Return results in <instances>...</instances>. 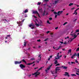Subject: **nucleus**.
I'll return each instance as SVG.
<instances>
[{"label":"nucleus","mask_w":79,"mask_h":79,"mask_svg":"<svg viewBox=\"0 0 79 79\" xmlns=\"http://www.w3.org/2000/svg\"><path fill=\"white\" fill-rule=\"evenodd\" d=\"M50 33V31H47L46 32L47 34H48V33Z\"/></svg>","instance_id":"3c124183"},{"label":"nucleus","mask_w":79,"mask_h":79,"mask_svg":"<svg viewBox=\"0 0 79 79\" xmlns=\"http://www.w3.org/2000/svg\"><path fill=\"white\" fill-rule=\"evenodd\" d=\"M60 43H61V44H63V42L60 41Z\"/></svg>","instance_id":"e2e57ef3"},{"label":"nucleus","mask_w":79,"mask_h":79,"mask_svg":"<svg viewBox=\"0 0 79 79\" xmlns=\"http://www.w3.org/2000/svg\"><path fill=\"white\" fill-rule=\"evenodd\" d=\"M34 25L33 24V23H31L29 25V26L30 27H33V26H34Z\"/></svg>","instance_id":"1a4fd4ad"},{"label":"nucleus","mask_w":79,"mask_h":79,"mask_svg":"<svg viewBox=\"0 0 79 79\" xmlns=\"http://www.w3.org/2000/svg\"><path fill=\"white\" fill-rule=\"evenodd\" d=\"M40 56H41V55H39L38 56V57H40V58H41V57Z\"/></svg>","instance_id":"ea45409f"},{"label":"nucleus","mask_w":79,"mask_h":79,"mask_svg":"<svg viewBox=\"0 0 79 79\" xmlns=\"http://www.w3.org/2000/svg\"><path fill=\"white\" fill-rule=\"evenodd\" d=\"M68 63L69 65H71V63H70V62H68Z\"/></svg>","instance_id":"680f3d73"},{"label":"nucleus","mask_w":79,"mask_h":79,"mask_svg":"<svg viewBox=\"0 0 79 79\" xmlns=\"http://www.w3.org/2000/svg\"><path fill=\"white\" fill-rule=\"evenodd\" d=\"M41 60V58H40V59H38V61H40Z\"/></svg>","instance_id":"49530a36"},{"label":"nucleus","mask_w":79,"mask_h":79,"mask_svg":"<svg viewBox=\"0 0 79 79\" xmlns=\"http://www.w3.org/2000/svg\"><path fill=\"white\" fill-rule=\"evenodd\" d=\"M21 63H22V61H15V64H21Z\"/></svg>","instance_id":"20e7f679"},{"label":"nucleus","mask_w":79,"mask_h":79,"mask_svg":"<svg viewBox=\"0 0 79 79\" xmlns=\"http://www.w3.org/2000/svg\"><path fill=\"white\" fill-rule=\"evenodd\" d=\"M40 41H41V40L40 39H39V40H37V42H40Z\"/></svg>","instance_id":"c03bdc74"},{"label":"nucleus","mask_w":79,"mask_h":79,"mask_svg":"<svg viewBox=\"0 0 79 79\" xmlns=\"http://www.w3.org/2000/svg\"><path fill=\"white\" fill-rule=\"evenodd\" d=\"M63 12V11H58L57 12V15H58V16H60L61 14H62V13Z\"/></svg>","instance_id":"423d86ee"},{"label":"nucleus","mask_w":79,"mask_h":79,"mask_svg":"<svg viewBox=\"0 0 79 79\" xmlns=\"http://www.w3.org/2000/svg\"><path fill=\"white\" fill-rule=\"evenodd\" d=\"M37 14L38 15V17H39L40 18V15H39V13L38 12V13Z\"/></svg>","instance_id":"2f4dec72"},{"label":"nucleus","mask_w":79,"mask_h":79,"mask_svg":"<svg viewBox=\"0 0 79 79\" xmlns=\"http://www.w3.org/2000/svg\"><path fill=\"white\" fill-rule=\"evenodd\" d=\"M55 58L56 60H59V59H60L59 57H55Z\"/></svg>","instance_id":"5701e85b"},{"label":"nucleus","mask_w":79,"mask_h":79,"mask_svg":"<svg viewBox=\"0 0 79 79\" xmlns=\"http://www.w3.org/2000/svg\"><path fill=\"white\" fill-rule=\"evenodd\" d=\"M71 76H76V75L75 74H71Z\"/></svg>","instance_id":"b1692460"},{"label":"nucleus","mask_w":79,"mask_h":79,"mask_svg":"<svg viewBox=\"0 0 79 79\" xmlns=\"http://www.w3.org/2000/svg\"><path fill=\"white\" fill-rule=\"evenodd\" d=\"M40 24H42V21L41 20H40Z\"/></svg>","instance_id":"72a5a7b5"},{"label":"nucleus","mask_w":79,"mask_h":79,"mask_svg":"<svg viewBox=\"0 0 79 79\" xmlns=\"http://www.w3.org/2000/svg\"><path fill=\"white\" fill-rule=\"evenodd\" d=\"M77 56H78V57H79V53H77Z\"/></svg>","instance_id":"69168bd1"},{"label":"nucleus","mask_w":79,"mask_h":79,"mask_svg":"<svg viewBox=\"0 0 79 79\" xmlns=\"http://www.w3.org/2000/svg\"><path fill=\"white\" fill-rule=\"evenodd\" d=\"M38 12L37 11H33V13L34 14H37Z\"/></svg>","instance_id":"9b49d317"},{"label":"nucleus","mask_w":79,"mask_h":79,"mask_svg":"<svg viewBox=\"0 0 79 79\" xmlns=\"http://www.w3.org/2000/svg\"><path fill=\"white\" fill-rule=\"evenodd\" d=\"M48 1H49L48 0H44V2H47Z\"/></svg>","instance_id":"09e8293b"},{"label":"nucleus","mask_w":79,"mask_h":79,"mask_svg":"<svg viewBox=\"0 0 79 79\" xmlns=\"http://www.w3.org/2000/svg\"><path fill=\"white\" fill-rule=\"evenodd\" d=\"M73 36H74V38L75 39H76V37H77V35H76V34H74V35H73Z\"/></svg>","instance_id":"ddd939ff"},{"label":"nucleus","mask_w":79,"mask_h":79,"mask_svg":"<svg viewBox=\"0 0 79 79\" xmlns=\"http://www.w3.org/2000/svg\"><path fill=\"white\" fill-rule=\"evenodd\" d=\"M40 74V73L36 72L35 73H34L32 74V76H34V75H35V76H39Z\"/></svg>","instance_id":"f03ea898"},{"label":"nucleus","mask_w":79,"mask_h":79,"mask_svg":"<svg viewBox=\"0 0 79 79\" xmlns=\"http://www.w3.org/2000/svg\"><path fill=\"white\" fill-rule=\"evenodd\" d=\"M54 3L55 4H56L57 3H58V1H54Z\"/></svg>","instance_id":"aec40b11"},{"label":"nucleus","mask_w":79,"mask_h":79,"mask_svg":"<svg viewBox=\"0 0 79 79\" xmlns=\"http://www.w3.org/2000/svg\"><path fill=\"white\" fill-rule=\"evenodd\" d=\"M54 14H55V15H56V14H58V13H57V12H54Z\"/></svg>","instance_id":"58836bf2"},{"label":"nucleus","mask_w":79,"mask_h":79,"mask_svg":"<svg viewBox=\"0 0 79 79\" xmlns=\"http://www.w3.org/2000/svg\"><path fill=\"white\" fill-rule=\"evenodd\" d=\"M31 27V29H34L35 28V26L34 25V26L32 27Z\"/></svg>","instance_id":"cd10ccee"},{"label":"nucleus","mask_w":79,"mask_h":79,"mask_svg":"<svg viewBox=\"0 0 79 79\" xmlns=\"http://www.w3.org/2000/svg\"><path fill=\"white\" fill-rule=\"evenodd\" d=\"M24 16L25 18H27V15H24Z\"/></svg>","instance_id":"79ce46f5"},{"label":"nucleus","mask_w":79,"mask_h":79,"mask_svg":"<svg viewBox=\"0 0 79 79\" xmlns=\"http://www.w3.org/2000/svg\"><path fill=\"white\" fill-rule=\"evenodd\" d=\"M48 60H50V57H49L48 58Z\"/></svg>","instance_id":"0e129e2a"},{"label":"nucleus","mask_w":79,"mask_h":79,"mask_svg":"<svg viewBox=\"0 0 79 79\" xmlns=\"http://www.w3.org/2000/svg\"><path fill=\"white\" fill-rule=\"evenodd\" d=\"M35 60V59L34 58H31V60Z\"/></svg>","instance_id":"4c0bfd02"},{"label":"nucleus","mask_w":79,"mask_h":79,"mask_svg":"<svg viewBox=\"0 0 79 79\" xmlns=\"http://www.w3.org/2000/svg\"><path fill=\"white\" fill-rule=\"evenodd\" d=\"M75 62L77 63H78V61L77 60H75Z\"/></svg>","instance_id":"de8ad7c7"},{"label":"nucleus","mask_w":79,"mask_h":79,"mask_svg":"<svg viewBox=\"0 0 79 79\" xmlns=\"http://www.w3.org/2000/svg\"><path fill=\"white\" fill-rule=\"evenodd\" d=\"M45 10L44 11V13H43V16H45L46 15H48V13H47L46 15L45 14Z\"/></svg>","instance_id":"4468645a"},{"label":"nucleus","mask_w":79,"mask_h":79,"mask_svg":"<svg viewBox=\"0 0 79 79\" xmlns=\"http://www.w3.org/2000/svg\"><path fill=\"white\" fill-rule=\"evenodd\" d=\"M71 63L72 64H75V63H75V62H71Z\"/></svg>","instance_id":"37998d69"},{"label":"nucleus","mask_w":79,"mask_h":79,"mask_svg":"<svg viewBox=\"0 0 79 79\" xmlns=\"http://www.w3.org/2000/svg\"><path fill=\"white\" fill-rule=\"evenodd\" d=\"M77 56V53H74V54L71 57V58H72V59H73L74 56Z\"/></svg>","instance_id":"39448f33"},{"label":"nucleus","mask_w":79,"mask_h":79,"mask_svg":"<svg viewBox=\"0 0 79 79\" xmlns=\"http://www.w3.org/2000/svg\"><path fill=\"white\" fill-rule=\"evenodd\" d=\"M62 68H63L64 69H67V68H68V67L64 66H62Z\"/></svg>","instance_id":"9d476101"},{"label":"nucleus","mask_w":79,"mask_h":79,"mask_svg":"<svg viewBox=\"0 0 79 79\" xmlns=\"http://www.w3.org/2000/svg\"><path fill=\"white\" fill-rule=\"evenodd\" d=\"M68 24V22H65L64 23V24H63V26H64L65 24Z\"/></svg>","instance_id":"c756f323"},{"label":"nucleus","mask_w":79,"mask_h":79,"mask_svg":"<svg viewBox=\"0 0 79 79\" xmlns=\"http://www.w3.org/2000/svg\"><path fill=\"white\" fill-rule=\"evenodd\" d=\"M59 68H61L60 67H57L56 68L55 70L56 71H60V69Z\"/></svg>","instance_id":"6e6552de"},{"label":"nucleus","mask_w":79,"mask_h":79,"mask_svg":"<svg viewBox=\"0 0 79 79\" xmlns=\"http://www.w3.org/2000/svg\"><path fill=\"white\" fill-rule=\"evenodd\" d=\"M58 27H57L55 28V29L56 30L57 29H58Z\"/></svg>","instance_id":"5fc2aeb1"},{"label":"nucleus","mask_w":79,"mask_h":79,"mask_svg":"<svg viewBox=\"0 0 79 79\" xmlns=\"http://www.w3.org/2000/svg\"><path fill=\"white\" fill-rule=\"evenodd\" d=\"M40 4H41V2H38V5H40Z\"/></svg>","instance_id":"a19ab883"},{"label":"nucleus","mask_w":79,"mask_h":79,"mask_svg":"<svg viewBox=\"0 0 79 79\" xmlns=\"http://www.w3.org/2000/svg\"><path fill=\"white\" fill-rule=\"evenodd\" d=\"M57 63H58V60H56L54 62V64H57Z\"/></svg>","instance_id":"dca6fc26"},{"label":"nucleus","mask_w":79,"mask_h":79,"mask_svg":"<svg viewBox=\"0 0 79 79\" xmlns=\"http://www.w3.org/2000/svg\"><path fill=\"white\" fill-rule=\"evenodd\" d=\"M65 74H64V76H68V77H69V73L68 72H65Z\"/></svg>","instance_id":"0eeeda50"},{"label":"nucleus","mask_w":79,"mask_h":79,"mask_svg":"<svg viewBox=\"0 0 79 79\" xmlns=\"http://www.w3.org/2000/svg\"><path fill=\"white\" fill-rule=\"evenodd\" d=\"M33 17H34L35 18H37V17L35 16L34 15H33Z\"/></svg>","instance_id":"8fccbe9b"},{"label":"nucleus","mask_w":79,"mask_h":79,"mask_svg":"<svg viewBox=\"0 0 79 79\" xmlns=\"http://www.w3.org/2000/svg\"><path fill=\"white\" fill-rule=\"evenodd\" d=\"M57 57H59V56H59V53H58V54H57Z\"/></svg>","instance_id":"a18cd8bd"},{"label":"nucleus","mask_w":79,"mask_h":79,"mask_svg":"<svg viewBox=\"0 0 79 79\" xmlns=\"http://www.w3.org/2000/svg\"><path fill=\"white\" fill-rule=\"evenodd\" d=\"M22 61L24 63H26V60L24 59L22 60Z\"/></svg>","instance_id":"c85d7f7f"},{"label":"nucleus","mask_w":79,"mask_h":79,"mask_svg":"<svg viewBox=\"0 0 79 79\" xmlns=\"http://www.w3.org/2000/svg\"><path fill=\"white\" fill-rule=\"evenodd\" d=\"M70 39H71V40H70V42H72L73 40L72 39V38H70Z\"/></svg>","instance_id":"864d4df0"},{"label":"nucleus","mask_w":79,"mask_h":79,"mask_svg":"<svg viewBox=\"0 0 79 79\" xmlns=\"http://www.w3.org/2000/svg\"><path fill=\"white\" fill-rule=\"evenodd\" d=\"M76 74L77 75H78L79 76V73H76Z\"/></svg>","instance_id":"13d9d810"},{"label":"nucleus","mask_w":79,"mask_h":79,"mask_svg":"<svg viewBox=\"0 0 79 79\" xmlns=\"http://www.w3.org/2000/svg\"><path fill=\"white\" fill-rule=\"evenodd\" d=\"M49 19L50 21H52V17H51Z\"/></svg>","instance_id":"f704fd0d"},{"label":"nucleus","mask_w":79,"mask_h":79,"mask_svg":"<svg viewBox=\"0 0 79 79\" xmlns=\"http://www.w3.org/2000/svg\"><path fill=\"white\" fill-rule=\"evenodd\" d=\"M27 64V65H31L32 64V63H29L27 64Z\"/></svg>","instance_id":"bb28decb"},{"label":"nucleus","mask_w":79,"mask_h":79,"mask_svg":"<svg viewBox=\"0 0 79 79\" xmlns=\"http://www.w3.org/2000/svg\"><path fill=\"white\" fill-rule=\"evenodd\" d=\"M55 73L56 74L57 73V70H56V71H55Z\"/></svg>","instance_id":"052dcab7"},{"label":"nucleus","mask_w":79,"mask_h":79,"mask_svg":"<svg viewBox=\"0 0 79 79\" xmlns=\"http://www.w3.org/2000/svg\"><path fill=\"white\" fill-rule=\"evenodd\" d=\"M76 31V32H79V30L78 29H77Z\"/></svg>","instance_id":"e433bc0d"},{"label":"nucleus","mask_w":79,"mask_h":79,"mask_svg":"<svg viewBox=\"0 0 79 79\" xmlns=\"http://www.w3.org/2000/svg\"><path fill=\"white\" fill-rule=\"evenodd\" d=\"M60 48H61V46H60L59 48L57 49H56L55 50H59V49H60Z\"/></svg>","instance_id":"412c9836"},{"label":"nucleus","mask_w":79,"mask_h":79,"mask_svg":"<svg viewBox=\"0 0 79 79\" xmlns=\"http://www.w3.org/2000/svg\"><path fill=\"white\" fill-rule=\"evenodd\" d=\"M55 18H56L57 17V16H58V14L57 15H55Z\"/></svg>","instance_id":"473e14b6"},{"label":"nucleus","mask_w":79,"mask_h":79,"mask_svg":"<svg viewBox=\"0 0 79 79\" xmlns=\"http://www.w3.org/2000/svg\"><path fill=\"white\" fill-rule=\"evenodd\" d=\"M47 23L48 24V23H49V21L48 20L47 21Z\"/></svg>","instance_id":"338daca9"},{"label":"nucleus","mask_w":79,"mask_h":79,"mask_svg":"<svg viewBox=\"0 0 79 79\" xmlns=\"http://www.w3.org/2000/svg\"><path fill=\"white\" fill-rule=\"evenodd\" d=\"M28 12V9H26L24 12V13H27Z\"/></svg>","instance_id":"2eb2a0df"},{"label":"nucleus","mask_w":79,"mask_h":79,"mask_svg":"<svg viewBox=\"0 0 79 79\" xmlns=\"http://www.w3.org/2000/svg\"><path fill=\"white\" fill-rule=\"evenodd\" d=\"M24 47H26V42H24Z\"/></svg>","instance_id":"4be33fe9"},{"label":"nucleus","mask_w":79,"mask_h":79,"mask_svg":"<svg viewBox=\"0 0 79 79\" xmlns=\"http://www.w3.org/2000/svg\"><path fill=\"white\" fill-rule=\"evenodd\" d=\"M67 44V43H66V42L65 41L64 42V44Z\"/></svg>","instance_id":"bf43d9fd"},{"label":"nucleus","mask_w":79,"mask_h":79,"mask_svg":"<svg viewBox=\"0 0 79 79\" xmlns=\"http://www.w3.org/2000/svg\"><path fill=\"white\" fill-rule=\"evenodd\" d=\"M69 53H71V49H69V50L68 51V54H69Z\"/></svg>","instance_id":"f3484780"},{"label":"nucleus","mask_w":79,"mask_h":79,"mask_svg":"<svg viewBox=\"0 0 79 79\" xmlns=\"http://www.w3.org/2000/svg\"><path fill=\"white\" fill-rule=\"evenodd\" d=\"M24 19H23L22 22H18L17 21V24H19V26H22V25H23V22H24Z\"/></svg>","instance_id":"f257e3e1"},{"label":"nucleus","mask_w":79,"mask_h":79,"mask_svg":"<svg viewBox=\"0 0 79 79\" xmlns=\"http://www.w3.org/2000/svg\"><path fill=\"white\" fill-rule=\"evenodd\" d=\"M48 38H47L46 39L44 40V41H47V40H48Z\"/></svg>","instance_id":"603ef678"},{"label":"nucleus","mask_w":79,"mask_h":79,"mask_svg":"<svg viewBox=\"0 0 79 79\" xmlns=\"http://www.w3.org/2000/svg\"><path fill=\"white\" fill-rule=\"evenodd\" d=\"M79 10V8L77 9L76 10H75L74 11V12H75V13H76V11H77V10Z\"/></svg>","instance_id":"7c9ffc66"},{"label":"nucleus","mask_w":79,"mask_h":79,"mask_svg":"<svg viewBox=\"0 0 79 79\" xmlns=\"http://www.w3.org/2000/svg\"><path fill=\"white\" fill-rule=\"evenodd\" d=\"M52 74H56L55 71H54L52 72Z\"/></svg>","instance_id":"a211bd4d"},{"label":"nucleus","mask_w":79,"mask_h":79,"mask_svg":"<svg viewBox=\"0 0 79 79\" xmlns=\"http://www.w3.org/2000/svg\"><path fill=\"white\" fill-rule=\"evenodd\" d=\"M48 6V7H49V8H51V6Z\"/></svg>","instance_id":"774afa93"},{"label":"nucleus","mask_w":79,"mask_h":79,"mask_svg":"<svg viewBox=\"0 0 79 79\" xmlns=\"http://www.w3.org/2000/svg\"><path fill=\"white\" fill-rule=\"evenodd\" d=\"M52 64L50 66H48V67L47 68L48 70H49L50 69L51 67H52Z\"/></svg>","instance_id":"f8f14e48"},{"label":"nucleus","mask_w":79,"mask_h":79,"mask_svg":"<svg viewBox=\"0 0 79 79\" xmlns=\"http://www.w3.org/2000/svg\"><path fill=\"white\" fill-rule=\"evenodd\" d=\"M76 51H79V48H77V49Z\"/></svg>","instance_id":"c9c22d12"},{"label":"nucleus","mask_w":79,"mask_h":79,"mask_svg":"<svg viewBox=\"0 0 79 79\" xmlns=\"http://www.w3.org/2000/svg\"><path fill=\"white\" fill-rule=\"evenodd\" d=\"M52 56H52V55L50 56V58H52Z\"/></svg>","instance_id":"4d7b16f0"},{"label":"nucleus","mask_w":79,"mask_h":79,"mask_svg":"<svg viewBox=\"0 0 79 79\" xmlns=\"http://www.w3.org/2000/svg\"><path fill=\"white\" fill-rule=\"evenodd\" d=\"M73 5V3H70V4H69V6H71L72 5Z\"/></svg>","instance_id":"393cba45"},{"label":"nucleus","mask_w":79,"mask_h":79,"mask_svg":"<svg viewBox=\"0 0 79 79\" xmlns=\"http://www.w3.org/2000/svg\"><path fill=\"white\" fill-rule=\"evenodd\" d=\"M42 69V67H41L39 69V70H41V69Z\"/></svg>","instance_id":"6e6d98bb"},{"label":"nucleus","mask_w":79,"mask_h":79,"mask_svg":"<svg viewBox=\"0 0 79 79\" xmlns=\"http://www.w3.org/2000/svg\"><path fill=\"white\" fill-rule=\"evenodd\" d=\"M35 25H36V26H39V25L37 24V22H35Z\"/></svg>","instance_id":"6ab92c4d"},{"label":"nucleus","mask_w":79,"mask_h":79,"mask_svg":"<svg viewBox=\"0 0 79 79\" xmlns=\"http://www.w3.org/2000/svg\"><path fill=\"white\" fill-rule=\"evenodd\" d=\"M60 64H57L55 65V66H60Z\"/></svg>","instance_id":"a878e982"},{"label":"nucleus","mask_w":79,"mask_h":79,"mask_svg":"<svg viewBox=\"0 0 79 79\" xmlns=\"http://www.w3.org/2000/svg\"><path fill=\"white\" fill-rule=\"evenodd\" d=\"M19 66L21 69H23V68H26V66L24 65H23V64H21L19 65Z\"/></svg>","instance_id":"7ed1b4c3"}]
</instances>
